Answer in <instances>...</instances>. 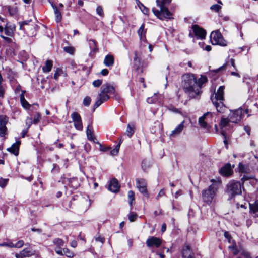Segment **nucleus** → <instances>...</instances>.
Instances as JSON below:
<instances>
[{"instance_id":"nucleus-24","label":"nucleus","mask_w":258,"mask_h":258,"mask_svg":"<svg viewBox=\"0 0 258 258\" xmlns=\"http://www.w3.org/2000/svg\"><path fill=\"white\" fill-rule=\"evenodd\" d=\"M104 64L107 67H112L114 63V58L112 55H107L104 59Z\"/></svg>"},{"instance_id":"nucleus-15","label":"nucleus","mask_w":258,"mask_h":258,"mask_svg":"<svg viewBox=\"0 0 258 258\" xmlns=\"http://www.w3.org/2000/svg\"><path fill=\"white\" fill-rule=\"evenodd\" d=\"M8 118L6 116L0 115V136L4 137L6 133V125L8 122Z\"/></svg>"},{"instance_id":"nucleus-8","label":"nucleus","mask_w":258,"mask_h":258,"mask_svg":"<svg viewBox=\"0 0 258 258\" xmlns=\"http://www.w3.org/2000/svg\"><path fill=\"white\" fill-rule=\"evenodd\" d=\"M242 116V109L240 108L231 112L228 118L230 122L237 123L239 122Z\"/></svg>"},{"instance_id":"nucleus-50","label":"nucleus","mask_w":258,"mask_h":258,"mask_svg":"<svg viewBox=\"0 0 258 258\" xmlns=\"http://www.w3.org/2000/svg\"><path fill=\"white\" fill-rule=\"evenodd\" d=\"M165 195V192L164 189H162L160 190L158 194L157 195L156 197V199L157 200H159L161 197L164 196Z\"/></svg>"},{"instance_id":"nucleus-56","label":"nucleus","mask_w":258,"mask_h":258,"mask_svg":"<svg viewBox=\"0 0 258 258\" xmlns=\"http://www.w3.org/2000/svg\"><path fill=\"white\" fill-rule=\"evenodd\" d=\"M229 62H230V64L233 67L235 71H237V69L236 65H235V60L233 58H231L229 61Z\"/></svg>"},{"instance_id":"nucleus-32","label":"nucleus","mask_w":258,"mask_h":258,"mask_svg":"<svg viewBox=\"0 0 258 258\" xmlns=\"http://www.w3.org/2000/svg\"><path fill=\"white\" fill-rule=\"evenodd\" d=\"M250 211L253 213L258 212V200L255 201L254 204H249Z\"/></svg>"},{"instance_id":"nucleus-49","label":"nucleus","mask_w":258,"mask_h":258,"mask_svg":"<svg viewBox=\"0 0 258 258\" xmlns=\"http://www.w3.org/2000/svg\"><path fill=\"white\" fill-rule=\"evenodd\" d=\"M62 73V71L61 69H58L55 72L54 75V78L55 80H57L59 75Z\"/></svg>"},{"instance_id":"nucleus-45","label":"nucleus","mask_w":258,"mask_h":258,"mask_svg":"<svg viewBox=\"0 0 258 258\" xmlns=\"http://www.w3.org/2000/svg\"><path fill=\"white\" fill-rule=\"evenodd\" d=\"M33 123L32 118L27 117L26 119V124L28 126V128H29Z\"/></svg>"},{"instance_id":"nucleus-35","label":"nucleus","mask_w":258,"mask_h":258,"mask_svg":"<svg viewBox=\"0 0 258 258\" xmlns=\"http://www.w3.org/2000/svg\"><path fill=\"white\" fill-rule=\"evenodd\" d=\"M145 25L143 24L139 28L138 31V34L140 36V38L142 39L145 35V31L144 30Z\"/></svg>"},{"instance_id":"nucleus-17","label":"nucleus","mask_w":258,"mask_h":258,"mask_svg":"<svg viewBox=\"0 0 258 258\" xmlns=\"http://www.w3.org/2000/svg\"><path fill=\"white\" fill-rule=\"evenodd\" d=\"M184 121H183L181 123L177 125L176 128L172 130L170 134V137H175L179 135L184 130Z\"/></svg>"},{"instance_id":"nucleus-4","label":"nucleus","mask_w":258,"mask_h":258,"mask_svg":"<svg viewBox=\"0 0 258 258\" xmlns=\"http://www.w3.org/2000/svg\"><path fill=\"white\" fill-rule=\"evenodd\" d=\"M114 92L115 88L113 86L109 84L103 85L101 88V92L97 96L94 105V109L109 99V94H114Z\"/></svg>"},{"instance_id":"nucleus-58","label":"nucleus","mask_w":258,"mask_h":258,"mask_svg":"<svg viewBox=\"0 0 258 258\" xmlns=\"http://www.w3.org/2000/svg\"><path fill=\"white\" fill-rule=\"evenodd\" d=\"M109 72H108V70L107 69H103V70H102V71H101V74L103 75V76H106L108 74Z\"/></svg>"},{"instance_id":"nucleus-16","label":"nucleus","mask_w":258,"mask_h":258,"mask_svg":"<svg viewBox=\"0 0 258 258\" xmlns=\"http://www.w3.org/2000/svg\"><path fill=\"white\" fill-rule=\"evenodd\" d=\"M64 182L67 183L70 187L74 189H76L79 186L78 180L76 177L66 178L64 180Z\"/></svg>"},{"instance_id":"nucleus-3","label":"nucleus","mask_w":258,"mask_h":258,"mask_svg":"<svg viewBox=\"0 0 258 258\" xmlns=\"http://www.w3.org/2000/svg\"><path fill=\"white\" fill-rule=\"evenodd\" d=\"M225 87L220 86L217 92L211 96V100L216 107L217 111L220 113L224 112L226 106L223 103Z\"/></svg>"},{"instance_id":"nucleus-34","label":"nucleus","mask_w":258,"mask_h":258,"mask_svg":"<svg viewBox=\"0 0 258 258\" xmlns=\"http://www.w3.org/2000/svg\"><path fill=\"white\" fill-rule=\"evenodd\" d=\"M127 196H128V199L129 204H130V205L131 206H132L133 202V201L135 200V198H134L135 194H134V192L132 190H130L128 192Z\"/></svg>"},{"instance_id":"nucleus-46","label":"nucleus","mask_w":258,"mask_h":258,"mask_svg":"<svg viewBox=\"0 0 258 258\" xmlns=\"http://www.w3.org/2000/svg\"><path fill=\"white\" fill-rule=\"evenodd\" d=\"M2 81V77L1 74H0V97H3L5 91H4V89L3 88V86L1 85Z\"/></svg>"},{"instance_id":"nucleus-42","label":"nucleus","mask_w":258,"mask_h":258,"mask_svg":"<svg viewBox=\"0 0 258 258\" xmlns=\"http://www.w3.org/2000/svg\"><path fill=\"white\" fill-rule=\"evenodd\" d=\"M91 101V98L89 96H87L83 100V104L85 106H88L90 105Z\"/></svg>"},{"instance_id":"nucleus-5","label":"nucleus","mask_w":258,"mask_h":258,"mask_svg":"<svg viewBox=\"0 0 258 258\" xmlns=\"http://www.w3.org/2000/svg\"><path fill=\"white\" fill-rule=\"evenodd\" d=\"M213 183L209 186L208 188L202 191V198L203 201L207 204H210L216 195V192L221 185V182L219 181H216L214 179L211 180Z\"/></svg>"},{"instance_id":"nucleus-7","label":"nucleus","mask_w":258,"mask_h":258,"mask_svg":"<svg viewBox=\"0 0 258 258\" xmlns=\"http://www.w3.org/2000/svg\"><path fill=\"white\" fill-rule=\"evenodd\" d=\"M210 40L213 45H227V42L223 39L218 30L213 31L210 35Z\"/></svg>"},{"instance_id":"nucleus-51","label":"nucleus","mask_w":258,"mask_h":258,"mask_svg":"<svg viewBox=\"0 0 258 258\" xmlns=\"http://www.w3.org/2000/svg\"><path fill=\"white\" fill-rule=\"evenodd\" d=\"M0 37L1 38H2L5 42H7L8 43H10L12 41L11 38H10L9 37H8L4 36L2 34H0Z\"/></svg>"},{"instance_id":"nucleus-2","label":"nucleus","mask_w":258,"mask_h":258,"mask_svg":"<svg viewBox=\"0 0 258 258\" xmlns=\"http://www.w3.org/2000/svg\"><path fill=\"white\" fill-rule=\"evenodd\" d=\"M171 2V0H156L157 5L160 8V10L153 8L152 11L154 15L162 20L172 19V14L167 8Z\"/></svg>"},{"instance_id":"nucleus-40","label":"nucleus","mask_w":258,"mask_h":258,"mask_svg":"<svg viewBox=\"0 0 258 258\" xmlns=\"http://www.w3.org/2000/svg\"><path fill=\"white\" fill-rule=\"evenodd\" d=\"M134 132V131L133 128L132 127H131L130 125L128 124L127 125V129H126L127 135L129 137H131L132 136V135H133Z\"/></svg>"},{"instance_id":"nucleus-54","label":"nucleus","mask_w":258,"mask_h":258,"mask_svg":"<svg viewBox=\"0 0 258 258\" xmlns=\"http://www.w3.org/2000/svg\"><path fill=\"white\" fill-rule=\"evenodd\" d=\"M111 149L110 147L107 146H100V150L101 151L105 152Z\"/></svg>"},{"instance_id":"nucleus-62","label":"nucleus","mask_w":258,"mask_h":258,"mask_svg":"<svg viewBox=\"0 0 258 258\" xmlns=\"http://www.w3.org/2000/svg\"><path fill=\"white\" fill-rule=\"evenodd\" d=\"M170 110L174 112L180 113V112L178 108L175 107H171Z\"/></svg>"},{"instance_id":"nucleus-53","label":"nucleus","mask_w":258,"mask_h":258,"mask_svg":"<svg viewBox=\"0 0 258 258\" xmlns=\"http://www.w3.org/2000/svg\"><path fill=\"white\" fill-rule=\"evenodd\" d=\"M24 245V241L23 240H19L15 244V247L20 248Z\"/></svg>"},{"instance_id":"nucleus-12","label":"nucleus","mask_w":258,"mask_h":258,"mask_svg":"<svg viewBox=\"0 0 258 258\" xmlns=\"http://www.w3.org/2000/svg\"><path fill=\"white\" fill-rule=\"evenodd\" d=\"M213 114L211 112H207L199 119V123L200 126L204 128L208 127V122L209 119L212 118Z\"/></svg>"},{"instance_id":"nucleus-19","label":"nucleus","mask_w":258,"mask_h":258,"mask_svg":"<svg viewBox=\"0 0 258 258\" xmlns=\"http://www.w3.org/2000/svg\"><path fill=\"white\" fill-rule=\"evenodd\" d=\"M119 188L117 180L115 178L111 179L108 186V189L112 192H117L119 191Z\"/></svg>"},{"instance_id":"nucleus-14","label":"nucleus","mask_w":258,"mask_h":258,"mask_svg":"<svg viewBox=\"0 0 258 258\" xmlns=\"http://www.w3.org/2000/svg\"><path fill=\"white\" fill-rule=\"evenodd\" d=\"M162 243L161 239L154 236L149 237L146 241V244L148 247L155 246L158 247Z\"/></svg>"},{"instance_id":"nucleus-38","label":"nucleus","mask_w":258,"mask_h":258,"mask_svg":"<svg viewBox=\"0 0 258 258\" xmlns=\"http://www.w3.org/2000/svg\"><path fill=\"white\" fill-rule=\"evenodd\" d=\"M41 118V115L39 113L37 112L34 116L32 119L33 124H37Z\"/></svg>"},{"instance_id":"nucleus-21","label":"nucleus","mask_w":258,"mask_h":258,"mask_svg":"<svg viewBox=\"0 0 258 258\" xmlns=\"http://www.w3.org/2000/svg\"><path fill=\"white\" fill-rule=\"evenodd\" d=\"M15 28L14 24L7 23L4 28L5 34L9 36H12L13 35Z\"/></svg>"},{"instance_id":"nucleus-11","label":"nucleus","mask_w":258,"mask_h":258,"mask_svg":"<svg viewBox=\"0 0 258 258\" xmlns=\"http://www.w3.org/2000/svg\"><path fill=\"white\" fill-rule=\"evenodd\" d=\"M72 119L74 122L76 129L81 131L83 130V124L80 115L77 112H73L71 114Z\"/></svg>"},{"instance_id":"nucleus-26","label":"nucleus","mask_w":258,"mask_h":258,"mask_svg":"<svg viewBox=\"0 0 258 258\" xmlns=\"http://www.w3.org/2000/svg\"><path fill=\"white\" fill-rule=\"evenodd\" d=\"M20 101L22 106L25 109H28L30 106L28 101L25 99L24 92H23L20 95Z\"/></svg>"},{"instance_id":"nucleus-61","label":"nucleus","mask_w":258,"mask_h":258,"mask_svg":"<svg viewBox=\"0 0 258 258\" xmlns=\"http://www.w3.org/2000/svg\"><path fill=\"white\" fill-rule=\"evenodd\" d=\"M118 151H117V149H115V148L113 150H112L110 152V154L112 155H116L118 153Z\"/></svg>"},{"instance_id":"nucleus-39","label":"nucleus","mask_w":258,"mask_h":258,"mask_svg":"<svg viewBox=\"0 0 258 258\" xmlns=\"http://www.w3.org/2000/svg\"><path fill=\"white\" fill-rule=\"evenodd\" d=\"M53 243L58 246H62L63 245V241L59 238H56L54 239L53 241Z\"/></svg>"},{"instance_id":"nucleus-23","label":"nucleus","mask_w":258,"mask_h":258,"mask_svg":"<svg viewBox=\"0 0 258 258\" xmlns=\"http://www.w3.org/2000/svg\"><path fill=\"white\" fill-rule=\"evenodd\" d=\"M20 144L21 142L20 141H17L16 143H14L10 148L8 149V151L11 152L15 156H17L19 154V149Z\"/></svg>"},{"instance_id":"nucleus-57","label":"nucleus","mask_w":258,"mask_h":258,"mask_svg":"<svg viewBox=\"0 0 258 258\" xmlns=\"http://www.w3.org/2000/svg\"><path fill=\"white\" fill-rule=\"evenodd\" d=\"M244 130L247 133V134L248 135H250L251 129H250V127L249 126H245L244 127Z\"/></svg>"},{"instance_id":"nucleus-9","label":"nucleus","mask_w":258,"mask_h":258,"mask_svg":"<svg viewBox=\"0 0 258 258\" xmlns=\"http://www.w3.org/2000/svg\"><path fill=\"white\" fill-rule=\"evenodd\" d=\"M28 21L19 22L20 29L25 32L29 36H33L34 34L35 27L33 25H29Z\"/></svg>"},{"instance_id":"nucleus-31","label":"nucleus","mask_w":258,"mask_h":258,"mask_svg":"<svg viewBox=\"0 0 258 258\" xmlns=\"http://www.w3.org/2000/svg\"><path fill=\"white\" fill-rule=\"evenodd\" d=\"M21 252L25 257H29L34 254V251L30 248H25L23 249Z\"/></svg>"},{"instance_id":"nucleus-29","label":"nucleus","mask_w":258,"mask_h":258,"mask_svg":"<svg viewBox=\"0 0 258 258\" xmlns=\"http://www.w3.org/2000/svg\"><path fill=\"white\" fill-rule=\"evenodd\" d=\"M9 14L11 16H14L17 14L18 8L16 6H8L6 8Z\"/></svg>"},{"instance_id":"nucleus-20","label":"nucleus","mask_w":258,"mask_h":258,"mask_svg":"<svg viewBox=\"0 0 258 258\" xmlns=\"http://www.w3.org/2000/svg\"><path fill=\"white\" fill-rule=\"evenodd\" d=\"M230 121H229V119L228 118H222L220 121V122L219 123V127H220L221 131V134L225 136L226 132L224 128L229 126V122Z\"/></svg>"},{"instance_id":"nucleus-63","label":"nucleus","mask_w":258,"mask_h":258,"mask_svg":"<svg viewBox=\"0 0 258 258\" xmlns=\"http://www.w3.org/2000/svg\"><path fill=\"white\" fill-rule=\"evenodd\" d=\"M77 245V241H75V240H73L71 241V246L72 247H76Z\"/></svg>"},{"instance_id":"nucleus-44","label":"nucleus","mask_w":258,"mask_h":258,"mask_svg":"<svg viewBox=\"0 0 258 258\" xmlns=\"http://www.w3.org/2000/svg\"><path fill=\"white\" fill-rule=\"evenodd\" d=\"M221 8V6L218 4H214L210 7V9L215 12H218Z\"/></svg>"},{"instance_id":"nucleus-41","label":"nucleus","mask_w":258,"mask_h":258,"mask_svg":"<svg viewBox=\"0 0 258 258\" xmlns=\"http://www.w3.org/2000/svg\"><path fill=\"white\" fill-rule=\"evenodd\" d=\"M96 13L101 17H103L104 13L103 10L101 6H98L96 10Z\"/></svg>"},{"instance_id":"nucleus-64","label":"nucleus","mask_w":258,"mask_h":258,"mask_svg":"<svg viewBox=\"0 0 258 258\" xmlns=\"http://www.w3.org/2000/svg\"><path fill=\"white\" fill-rule=\"evenodd\" d=\"M230 74L232 75V76H236L238 78H240V75L236 72H230Z\"/></svg>"},{"instance_id":"nucleus-28","label":"nucleus","mask_w":258,"mask_h":258,"mask_svg":"<svg viewBox=\"0 0 258 258\" xmlns=\"http://www.w3.org/2000/svg\"><path fill=\"white\" fill-rule=\"evenodd\" d=\"M232 244L228 246V248L230 250H231L233 254L235 255L237 254L239 252V250L238 249L236 242L235 240L232 241Z\"/></svg>"},{"instance_id":"nucleus-22","label":"nucleus","mask_w":258,"mask_h":258,"mask_svg":"<svg viewBox=\"0 0 258 258\" xmlns=\"http://www.w3.org/2000/svg\"><path fill=\"white\" fill-rule=\"evenodd\" d=\"M193 253L189 245H185L182 250V256L183 258H192Z\"/></svg>"},{"instance_id":"nucleus-47","label":"nucleus","mask_w":258,"mask_h":258,"mask_svg":"<svg viewBox=\"0 0 258 258\" xmlns=\"http://www.w3.org/2000/svg\"><path fill=\"white\" fill-rule=\"evenodd\" d=\"M102 83V81L100 79L95 80L93 82L92 84L95 87H99Z\"/></svg>"},{"instance_id":"nucleus-55","label":"nucleus","mask_w":258,"mask_h":258,"mask_svg":"<svg viewBox=\"0 0 258 258\" xmlns=\"http://www.w3.org/2000/svg\"><path fill=\"white\" fill-rule=\"evenodd\" d=\"M226 66H227V64L225 63L224 64H223V66H222L221 67H220V68L217 69L216 70H215V72L216 73H218L219 72V71H222V70H225L226 69Z\"/></svg>"},{"instance_id":"nucleus-52","label":"nucleus","mask_w":258,"mask_h":258,"mask_svg":"<svg viewBox=\"0 0 258 258\" xmlns=\"http://www.w3.org/2000/svg\"><path fill=\"white\" fill-rule=\"evenodd\" d=\"M140 9L144 14L148 15L149 10L146 7L144 6L142 7H140Z\"/></svg>"},{"instance_id":"nucleus-37","label":"nucleus","mask_w":258,"mask_h":258,"mask_svg":"<svg viewBox=\"0 0 258 258\" xmlns=\"http://www.w3.org/2000/svg\"><path fill=\"white\" fill-rule=\"evenodd\" d=\"M64 51L69 54H73L75 52V49L72 46H67L63 48Z\"/></svg>"},{"instance_id":"nucleus-60","label":"nucleus","mask_w":258,"mask_h":258,"mask_svg":"<svg viewBox=\"0 0 258 258\" xmlns=\"http://www.w3.org/2000/svg\"><path fill=\"white\" fill-rule=\"evenodd\" d=\"M23 254L22 253V252L21 251L20 253H16L15 254V257L16 258H24V257H25V256H23Z\"/></svg>"},{"instance_id":"nucleus-48","label":"nucleus","mask_w":258,"mask_h":258,"mask_svg":"<svg viewBox=\"0 0 258 258\" xmlns=\"http://www.w3.org/2000/svg\"><path fill=\"white\" fill-rule=\"evenodd\" d=\"M63 252L68 257H72L73 256V253L71 252L68 249H63Z\"/></svg>"},{"instance_id":"nucleus-18","label":"nucleus","mask_w":258,"mask_h":258,"mask_svg":"<svg viewBox=\"0 0 258 258\" xmlns=\"http://www.w3.org/2000/svg\"><path fill=\"white\" fill-rule=\"evenodd\" d=\"M233 172L232 167L230 164H227L222 167L220 170V173L224 176H229Z\"/></svg>"},{"instance_id":"nucleus-6","label":"nucleus","mask_w":258,"mask_h":258,"mask_svg":"<svg viewBox=\"0 0 258 258\" xmlns=\"http://www.w3.org/2000/svg\"><path fill=\"white\" fill-rule=\"evenodd\" d=\"M226 192L230 199L241 193V185L240 182L231 181L227 185Z\"/></svg>"},{"instance_id":"nucleus-1","label":"nucleus","mask_w":258,"mask_h":258,"mask_svg":"<svg viewBox=\"0 0 258 258\" xmlns=\"http://www.w3.org/2000/svg\"><path fill=\"white\" fill-rule=\"evenodd\" d=\"M181 86L184 92L190 98H196L202 92L203 84L207 81V78L202 75L198 79L195 75L186 73L182 76Z\"/></svg>"},{"instance_id":"nucleus-27","label":"nucleus","mask_w":258,"mask_h":258,"mask_svg":"<svg viewBox=\"0 0 258 258\" xmlns=\"http://www.w3.org/2000/svg\"><path fill=\"white\" fill-rule=\"evenodd\" d=\"M52 6L53 8L55 16V21L57 22H59L61 21L62 16L60 12L59 11L58 8L54 5H52Z\"/></svg>"},{"instance_id":"nucleus-59","label":"nucleus","mask_w":258,"mask_h":258,"mask_svg":"<svg viewBox=\"0 0 258 258\" xmlns=\"http://www.w3.org/2000/svg\"><path fill=\"white\" fill-rule=\"evenodd\" d=\"M224 236L227 240H228L229 239H231V236L230 234L227 231H225L224 232Z\"/></svg>"},{"instance_id":"nucleus-13","label":"nucleus","mask_w":258,"mask_h":258,"mask_svg":"<svg viewBox=\"0 0 258 258\" xmlns=\"http://www.w3.org/2000/svg\"><path fill=\"white\" fill-rule=\"evenodd\" d=\"M192 29L195 36L199 39H203L206 35V31L197 25H193Z\"/></svg>"},{"instance_id":"nucleus-30","label":"nucleus","mask_w":258,"mask_h":258,"mask_svg":"<svg viewBox=\"0 0 258 258\" xmlns=\"http://www.w3.org/2000/svg\"><path fill=\"white\" fill-rule=\"evenodd\" d=\"M52 66V62L49 60H47L45 64V66L43 67L42 70L44 72L47 73L51 71Z\"/></svg>"},{"instance_id":"nucleus-10","label":"nucleus","mask_w":258,"mask_h":258,"mask_svg":"<svg viewBox=\"0 0 258 258\" xmlns=\"http://www.w3.org/2000/svg\"><path fill=\"white\" fill-rule=\"evenodd\" d=\"M136 181V186L139 191L143 195L148 197L146 181L144 179H137Z\"/></svg>"},{"instance_id":"nucleus-25","label":"nucleus","mask_w":258,"mask_h":258,"mask_svg":"<svg viewBox=\"0 0 258 258\" xmlns=\"http://www.w3.org/2000/svg\"><path fill=\"white\" fill-rule=\"evenodd\" d=\"M86 134L88 139L90 141H94L95 137L93 135V129L91 124H89L86 130Z\"/></svg>"},{"instance_id":"nucleus-36","label":"nucleus","mask_w":258,"mask_h":258,"mask_svg":"<svg viewBox=\"0 0 258 258\" xmlns=\"http://www.w3.org/2000/svg\"><path fill=\"white\" fill-rule=\"evenodd\" d=\"M137 217V214L133 212H131L128 215V218L131 222H134Z\"/></svg>"},{"instance_id":"nucleus-33","label":"nucleus","mask_w":258,"mask_h":258,"mask_svg":"<svg viewBox=\"0 0 258 258\" xmlns=\"http://www.w3.org/2000/svg\"><path fill=\"white\" fill-rule=\"evenodd\" d=\"M89 44L90 48L92 49V52L95 53L98 51V48L96 47V44L95 40L90 39L89 41Z\"/></svg>"},{"instance_id":"nucleus-43","label":"nucleus","mask_w":258,"mask_h":258,"mask_svg":"<svg viewBox=\"0 0 258 258\" xmlns=\"http://www.w3.org/2000/svg\"><path fill=\"white\" fill-rule=\"evenodd\" d=\"M8 179L0 178V186L2 188L5 187L8 182Z\"/></svg>"}]
</instances>
